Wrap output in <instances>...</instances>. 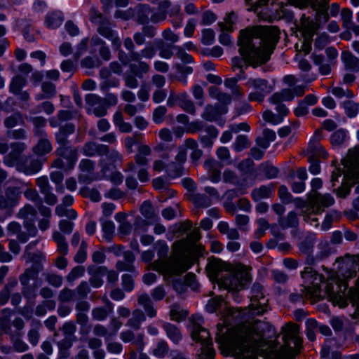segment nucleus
<instances>
[{
  "label": "nucleus",
  "instance_id": "22",
  "mask_svg": "<svg viewBox=\"0 0 359 359\" xmlns=\"http://www.w3.org/2000/svg\"><path fill=\"white\" fill-rule=\"evenodd\" d=\"M37 139L36 144L32 147L33 153L39 156H43L49 154L52 151L53 147L48 136Z\"/></svg>",
  "mask_w": 359,
  "mask_h": 359
},
{
  "label": "nucleus",
  "instance_id": "48",
  "mask_svg": "<svg viewBox=\"0 0 359 359\" xmlns=\"http://www.w3.org/2000/svg\"><path fill=\"white\" fill-rule=\"evenodd\" d=\"M24 123V119L20 113L17 112L7 116L4 120V125L6 128L11 130L18 125H22Z\"/></svg>",
  "mask_w": 359,
  "mask_h": 359
},
{
  "label": "nucleus",
  "instance_id": "7",
  "mask_svg": "<svg viewBox=\"0 0 359 359\" xmlns=\"http://www.w3.org/2000/svg\"><path fill=\"white\" fill-rule=\"evenodd\" d=\"M42 270V266H32L20 275L19 280L22 286V293L25 299L29 300L36 297V290L41 285L39 274Z\"/></svg>",
  "mask_w": 359,
  "mask_h": 359
},
{
  "label": "nucleus",
  "instance_id": "10",
  "mask_svg": "<svg viewBox=\"0 0 359 359\" xmlns=\"http://www.w3.org/2000/svg\"><path fill=\"white\" fill-rule=\"evenodd\" d=\"M155 246L158 248V255L160 259H165L164 268L170 275H180L185 272L189 266L180 258L167 259L168 246L163 241H158Z\"/></svg>",
  "mask_w": 359,
  "mask_h": 359
},
{
  "label": "nucleus",
  "instance_id": "61",
  "mask_svg": "<svg viewBox=\"0 0 359 359\" xmlns=\"http://www.w3.org/2000/svg\"><path fill=\"white\" fill-rule=\"evenodd\" d=\"M168 351L169 347L167 342L161 340L158 342L156 347L153 351V353L156 357L162 358L168 353Z\"/></svg>",
  "mask_w": 359,
  "mask_h": 359
},
{
  "label": "nucleus",
  "instance_id": "43",
  "mask_svg": "<svg viewBox=\"0 0 359 359\" xmlns=\"http://www.w3.org/2000/svg\"><path fill=\"white\" fill-rule=\"evenodd\" d=\"M184 147L192 150L190 158L193 162L198 161L202 156L203 151L198 149V143L194 139H187L184 142Z\"/></svg>",
  "mask_w": 359,
  "mask_h": 359
},
{
  "label": "nucleus",
  "instance_id": "40",
  "mask_svg": "<svg viewBox=\"0 0 359 359\" xmlns=\"http://www.w3.org/2000/svg\"><path fill=\"white\" fill-rule=\"evenodd\" d=\"M294 99V93L292 89H283L280 92L273 93L269 98L273 104H278L283 101H290Z\"/></svg>",
  "mask_w": 359,
  "mask_h": 359
},
{
  "label": "nucleus",
  "instance_id": "54",
  "mask_svg": "<svg viewBox=\"0 0 359 359\" xmlns=\"http://www.w3.org/2000/svg\"><path fill=\"white\" fill-rule=\"evenodd\" d=\"M4 194L8 201H9L14 207L18 202L21 191L20 188L16 187H8L6 188Z\"/></svg>",
  "mask_w": 359,
  "mask_h": 359
},
{
  "label": "nucleus",
  "instance_id": "26",
  "mask_svg": "<svg viewBox=\"0 0 359 359\" xmlns=\"http://www.w3.org/2000/svg\"><path fill=\"white\" fill-rule=\"evenodd\" d=\"M103 300L107 304L106 307H96L92 310V317L95 320H104L113 311V304L107 298H104Z\"/></svg>",
  "mask_w": 359,
  "mask_h": 359
},
{
  "label": "nucleus",
  "instance_id": "8",
  "mask_svg": "<svg viewBox=\"0 0 359 359\" xmlns=\"http://www.w3.org/2000/svg\"><path fill=\"white\" fill-rule=\"evenodd\" d=\"M191 338L194 341L201 344V353L198 359H213L215 355L212 347V343L209 332L198 323H193L191 327Z\"/></svg>",
  "mask_w": 359,
  "mask_h": 359
},
{
  "label": "nucleus",
  "instance_id": "57",
  "mask_svg": "<svg viewBox=\"0 0 359 359\" xmlns=\"http://www.w3.org/2000/svg\"><path fill=\"white\" fill-rule=\"evenodd\" d=\"M26 79L21 76H16L13 78L12 81L10 84V90L13 93L18 94L20 93L21 89L26 85Z\"/></svg>",
  "mask_w": 359,
  "mask_h": 359
},
{
  "label": "nucleus",
  "instance_id": "53",
  "mask_svg": "<svg viewBox=\"0 0 359 359\" xmlns=\"http://www.w3.org/2000/svg\"><path fill=\"white\" fill-rule=\"evenodd\" d=\"M53 238L57 245V250L63 255L67 254L68 245L66 242L65 238L61 233L56 231L53 234Z\"/></svg>",
  "mask_w": 359,
  "mask_h": 359
},
{
  "label": "nucleus",
  "instance_id": "64",
  "mask_svg": "<svg viewBox=\"0 0 359 359\" xmlns=\"http://www.w3.org/2000/svg\"><path fill=\"white\" fill-rule=\"evenodd\" d=\"M46 282L53 287H59L62 284V277L55 273H44Z\"/></svg>",
  "mask_w": 359,
  "mask_h": 359
},
{
  "label": "nucleus",
  "instance_id": "60",
  "mask_svg": "<svg viewBox=\"0 0 359 359\" xmlns=\"http://www.w3.org/2000/svg\"><path fill=\"white\" fill-rule=\"evenodd\" d=\"M183 167L179 163H170L166 169L167 175L170 177H177L182 175Z\"/></svg>",
  "mask_w": 359,
  "mask_h": 359
},
{
  "label": "nucleus",
  "instance_id": "1",
  "mask_svg": "<svg viewBox=\"0 0 359 359\" xmlns=\"http://www.w3.org/2000/svg\"><path fill=\"white\" fill-rule=\"evenodd\" d=\"M284 330L285 334L283 337L284 346L279 350H271L270 352H266L263 349L265 342L264 337L266 332L273 333L272 326L266 322L258 320L244 324L237 335L234 347L235 354L240 359H253L258 355H262L264 359L294 357L298 352L290 346V341H293L297 349L301 346L302 339L298 337L299 327L295 324H288Z\"/></svg>",
  "mask_w": 359,
  "mask_h": 359
},
{
  "label": "nucleus",
  "instance_id": "2",
  "mask_svg": "<svg viewBox=\"0 0 359 359\" xmlns=\"http://www.w3.org/2000/svg\"><path fill=\"white\" fill-rule=\"evenodd\" d=\"M278 27H260L253 32L241 31L238 41L239 53L242 57L231 59L233 72L248 66L257 67L266 63L279 40Z\"/></svg>",
  "mask_w": 359,
  "mask_h": 359
},
{
  "label": "nucleus",
  "instance_id": "30",
  "mask_svg": "<svg viewBox=\"0 0 359 359\" xmlns=\"http://www.w3.org/2000/svg\"><path fill=\"white\" fill-rule=\"evenodd\" d=\"M141 214L148 220L149 223H154L159 220L158 213L156 212L150 201H145L140 207Z\"/></svg>",
  "mask_w": 359,
  "mask_h": 359
},
{
  "label": "nucleus",
  "instance_id": "45",
  "mask_svg": "<svg viewBox=\"0 0 359 359\" xmlns=\"http://www.w3.org/2000/svg\"><path fill=\"white\" fill-rule=\"evenodd\" d=\"M156 46L159 49V56L164 59H170L173 55L172 48L175 46H172L171 44L165 45V43L163 39H156L155 40Z\"/></svg>",
  "mask_w": 359,
  "mask_h": 359
},
{
  "label": "nucleus",
  "instance_id": "6",
  "mask_svg": "<svg viewBox=\"0 0 359 359\" xmlns=\"http://www.w3.org/2000/svg\"><path fill=\"white\" fill-rule=\"evenodd\" d=\"M90 21L97 27V32L101 36L110 41L115 49L121 46L118 33L113 29L114 26L108 18L103 15L97 9L92 7L90 11Z\"/></svg>",
  "mask_w": 359,
  "mask_h": 359
},
{
  "label": "nucleus",
  "instance_id": "56",
  "mask_svg": "<svg viewBox=\"0 0 359 359\" xmlns=\"http://www.w3.org/2000/svg\"><path fill=\"white\" fill-rule=\"evenodd\" d=\"M306 336L308 339L313 341L316 339V331L318 329L319 325L317 321L313 318L308 319L306 321Z\"/></svg>",
  "mask_w": 359,
  "mask_h": 359
},
{
  "label": "nucleus",
  "instance_id": "62",
  "mask_svg": "<svg viewBox=\"0 0 359 359\" xmlns=\"http://www.w3.org/2000/svg\"><path fill=\"white\" fill-rule=\"evenodd\" d=\"M76 297L75 291L68 287L62 289L58 295V300L60 302H69L74 299Z\"/></svg>",
  "mask_w": 359,
  "mask_h": 359
},
{
  "label": "nucleus",
  "instance_id": "51",
  "mask_svg": "<svg viewBox=\"0 0 359 359\" xmlns=\"http://www.w3.org/2000/svg\"><path fill=\"white\" fill-rule=\"evenodd\" d=\"M79 194L84 198H88L93 202H98L101 199L100 192L95 188L83 187L80 189Z\"/></svg>",
  "mask_w": 359,
  "mask_h": 359
},
{
  "label": "nucleus",
  "instance_id": "19",
  "mask_svg": "<svg viewBox=\"0 0 359 359\" xmlns=\"http://www.w3.org/2000/svg\"><path fill=\"white\" fill-rule=\"evenodd\" d=\"M269 15V20H285L286 21H292L293 19V13L289 9H287V6H285L282 4H278L275 6Z\"/></svg>",
  "mask_w": 359,
  "mask_h": 359
},
{
  "label": "nucleus",
  "instance_id": "28",
  "mask_svg": "<svg viewBox=\"0 0 359 359\" xmlns=\"http://www.w3.org/2000/svg\"><path fill=\"white\" fill-rule=\"evenodd\" d=\"M316 243V236L313 233H307L299 243L298 248L299 251L306 255H310L313 252L314 244Z\"/></svg>",
  "mask_w": 359,
  "mask_h": 359
},
{
  "label": "nucleus",
  "instance_id": "38",
  "mask_svg": "<svg viewBox=\"0 0 359 359\" xmlns=\"http://www.w3.org/2000/svg\"><path fill=\"white\" fill-rule=\"evenodd\" d=\"M146 320V316L140 309H135L133 311V316L127 321L126 325L138 330L141 327V323Z\"/></svg>",
  "mask_w": 359,
  "mask_h": 359
},
{
  "label": "nucleus",
  "instance_id": "47",
  "mask_svg": "<svg viewBox=\"0 0 359 359\" xmlns=\"http://www.w3.org/2000/svg\"><path fill=\"white\" fill-rule=\"evenodd\" d=\"M72 339L71 338H65L57 342L59 348V357L62 359H66L69 356V348L72 346Z\"/></svg>",
  "mask_w": 359,
  "mask_h": 359
},
{
  "label": "nucleus",
  "instance_id": "32",
  "mask_svg": "<svg viewBox=\"0 0 359 359\" xmlns=\"http://www.w3.org/2000/svg\"><path fill=\"white\" fill-rule=\"evenodd\" d=\"M306 155L313 158H326L327 153L323 146L316 140H310L306 150Z\"/></svg>",
  "mask_w": 359,
  "mask_h": 359
},
{
  "label": "nucleus",
  "instance_id": "46",
  "mask_svg": "<svg viewBox=\"0 0 359 359\" xmlns=\"http://www.w3.org/2000/svg\"><path fill=\"white\" fill-rule=\"evenodd\" d=\"M43 162V161L41 159H32L28 164L25 165L20 170L24 172L26 175H33L41 170Z\"/></svg>",
  "mask_w": 359,
  "mask_h": 359
},
{
  "label": "nucleus",
  "instance_id": "50",
  "mask_svg": "<svg viewBox=\"0 0 359 359\" xmlns=\"http://www.w3.org/2000/svg\"><path fill=\"white\" fill-rule=\"evenodd\" d=\"M36 214L35 208L32 205L27 204L20 210L18 216L19 218L23 219L24 221L35 220Z\"/></svg>",
  "mask_w": 359,
  "mask_h": 359
},
{
  "label": "nucleus",
  "instance_id": "14",
  "mask_svg": "<svg viewBox=\"0 0 359 359\" xmlns=\"http://www.w3.org/2000/svg\"><path fill=\"white\" fill-rule=\"evenodd\" d=\"M11 151L5 156L4 163L10 167L18 164L20 160L21 154L25 151L27 146L25 142H14L10 144Z\"/></svg>",
  "mask_w": 359,
  "mask_h": 359
},
{
  "label": "nucleus",
  "instance_id": "5",
  "mask_svg": "<svg viewBox=\"0 0 359 359\" xmlns=\"http://www.w3.org/2000/svg\"><path fill=\"white\" fill-rule=\"evenodd\" d=\"M311 4V8L316 11V22L313 21L304 22L302 23L303 34L308 41V50L306 53L309 52L310 44L314 33L319 28L320 24L325 23L329 20V15L327 13V6L329 0H308Z\"/></svg>",
  "mask_w": 359,
  "mask_h": 359
},
{
  "label": "nucleus",
  "instance_id": "4",
  "mask_svg": "<svg viewBox=\"0 0 359 359\" xmlns=\"http://www.w3.org/2000/svg\"><path fill=\"white\" fill-rule=\"evenodd\" d=\"M250 280L251 276L248 269L241 265L223 273L218 285L229 292H238L243 290Z\"/></svg>",
  "mask_w": 359,
  "mask_h": 359
},
{
  "label": "nucleus",
  "instance_id": "11",
  "mask_svg": "<svg viewBox=\"0 0 359 359\" xmlns=\"http://www.w3.org/2000/svg\"><path fill=\"white\" fill-rule=\"evenodd\" d=\"M264 287L259 283H255L252 287L251 304L250 312L251 315H262L266 311L267 299L264 295Z\"/></svg>",
  "mask_w": 359,
  "mask_h": 359
},
{
  "label": "nucleus",
  "instance_id": "42",
  "mask_svg": "<svg viewBox=\"0 0 359 359\" xmlns=\"http://www.w3.org/2000/svg\"><path fill=\"white\" fill-rule=\"evenodd\" d=\"M222 34L219 36V42L224 46H229L231 44L230 36L227 32H231L232 29V22L227 20L226 22H219L218 24Z\"/></svg>",
  "mask_w": 359,
  "mask_h": 359
},
{
  "label": "nucleus",
  "instance_id": "52",
  "mask_svg": "<svg viewBox=\"0 0 359 359\" xmlns=\"http://www.w3.org/2000/svg\"><path fill=\"white\" fill-rule=\"evenodd\" d=\"M192 202L199 208H208L211 203V199L205 194H194L191 196Z\"/></svg>",
  "mask_w": 359,
  "mask_h": 359
},
{
  "label": "nucleus",
  "instance_id": "58",
  "mask_svg": "<svg viewBox=\"0 0 359 359\" xmlns=\"http://www.w3.org/2000/svg\"><path fill=\"white\" fill-rule=\"evenodd\" d=\"M188 313L186 311L182 310L177 304H172L170 312V316L172 320L180 322L186 318Z\"/></svg>",
  "mask_w": 359,
  "mask_h": 359
},
{
  "label": "nucleus",
  "instance_id": "21",
  "mask_svg": "<svg viewBox=\"0 0 359 359\" xmlns=\"http://www.w3.org/2000/svg\"><path fill=\"white\" fill-rule=\"evenodd\" d=\"M151 14V8L147 4H139L136 7L135 18L137 23L144 26L149 25Z\"/></svg>",
  "mask_w": 359,
  "mask_h": 359
},
{
  "label": "nucleus",
  "instance_id": "33",
  "mask_svg": "<svg viewBox=\"0 0 359 359\" xmlns=\"http://www.w3.org/2000/svg\"><path fill=\"white\" fill-rule=\"evenodd\" d=\"M133 61L136 62L137 63H131L129 65V68L130 72L135 74L137 78L142 79L144 74H147L149 72L150 66L147 62L142 59Z\"/></svg>",
  "mask_w": 359,
  "mask_h": 359
},
{
  "label": "nucleus",
  "instance_id": "23",
  "mask_svg": "<svg viewBox=\"0 0 359 359\" xmlns=\"http://www.w3.org/2000/svg\"><path fill=\"white\" fill-rule=\"evenodd\" d=\"M207 269L209 273H211L212 276L217 278L219 281L220 280L222 274L226 271H229L230 269L227 266L226 264L222 260L213 259L208 264Z\"/></svg>",
  "mask_w": 359,
  "mask_h": 359
},
{
  "label": "nucleus",
  "instance_id": "41",
  "mask_svg": "<svg viewBox=\"0 0 359 359\" xmlns=\"http://www.w3.org/2000/svg\"><path fill=\"white\" fill-rule=\"evenodd\" d=\"M22 257L27 264L32 262V266H42V262L46 260L43 253L39 251L36 252H24Z\"/></svg>",
  "mask_w": 359,
  "mask_h": 359
},
{
  "label": "nucleus",
  "instance_id": "44",
  "mask_svg": "<svg viewBox=\"0 0 359 359\" xmlns=\"http://www.w3.org/2000/svg\"><path fill=\"white\" fill-rule=\"evenodd\" d=\"M220 115L218 106L208 104L204 108L201 117L208 121H216Z\"/></svg>",
  "mask_w": 359,
  "mask_h": 359
},
{
  "label": "nucleus",
  "instance_id": "20",
  "mask_svg": "<svg viewBox=\"0 0 359 359\" xmlns=\"http://www.w3.org/2000/svg\"><path fill=\"white\" fill-rule=\"evenodd\" d=\"M28 120L33 125L32 133L34 137L36 138L47 137L48 134L45 130L47 123L46 118L41 116H32Z\"/></svg>",
  "mask_w": 359,
  "mask_h": 359
},
{
  "label": "nucleus",
  "instance_id": "36",
  "mask_svg": "<svg viewBox=\"0 0 359 359\" xmlns=\"http://www.w3.org/2000/svg\"><path fill=\"white\" fill-rule=\"evenodd\" d=\"M146 46L144 48H142L140 52H137L138 56L135 57L134 60H139L142 58L144 59H152L156 54V48L155 46V41H149L146 42Z\"/></svg>",
  "mask_w": 359,
  "mask_h": 359
},
{
  "label": "nucleus",
  "instance_id": "34",
  "mask_svg": "<svg viewBox=\"0 0 359 359\" xmlns=\"http://www.w3.org/2000/svg\"><path fill=\"white\" fill-rule=\"evenodd\" d=\"M278 222L283 229L296 227L299 224L297 215L294 212H290L286 216L279 217Z\"/></svg>",
  "mask_w": 359,
  "mask_h": 359
},
{
  "label": "nucleus",
  "instance_id": "15",
  "mask_svg": "<svg viewBox=\"0 0 359 359\" xmlns=\"http://www.w3.org/2000/svg\"><path fill=\"white\" fill-rule=\"evenodd\" d=\"M95 168V163L90 159H82L79 165V169L82 172L79 175L78 180L80 183L89 184L95 177L93 176Z\"/></svg>",
  "mask_w": 359,
  "mask_h": 359
},
{
  "label": "nucleus",
  "instance_id": "39",
  "mask_svg": "<svg viewBox=\"0 0 359 359\" xmlns=\"http://www.w3.org/2000/svg\"><path fill=\"white\" fill-rule=\"evenodd\" d=\"M64 17L61 12L55 11L46 15L45 22L49 29L57 28L63 22Z\"/></svg>",
  "mask_w": 359,
  "mask_h": 359
},
{
  "label": "nucleus",
  "instance_id": "27",
  "mask_svg": "<svg viewBox=\"0 0 359 359\" xmlns=\"http://www.w3.org/2000/svg\"><path fill=\"white\" fill-rule=\"evenodd\" d=\"M341 59L345 68L352 72H359V58L350 51H344L341 54Z\"/></svg>",
  "mask_w": 359,
  "mask_h": 359
},
{
  "label": "nucleus",
  "instance_id": "3",
  "mask_svg": "<svg viewBox=\"0 0 359 359\" xmlns=\"http://www.w3.org/2000/svg\"><path fill=\"white\" fill-rule=\"evenodd\" d=\"M341 163L344 168V181L333 191L337 196L345 198L350 194L351 187L359 182V144L348 150Z\"/></svg>",
  "mask_w": 359,
  "mask_h": 359
},
{
  "label": "nucleus",
  "instance_id": "24",
  "mask_svg": "<svg viewBox=\"0 0 359 359\" xmlns=\"http://www.w3.org/2000/svg\"><path fill=\"white\" fill-rule=\"evenodd\" d=\"M245 85L249 87H252L257 91H260L269 94L272 90V86L269 83L266 79L261 78H250Z\"/></svg>",
  "mask_w": 359,
  "mask_h": 359
},
{
  "label": "nucleus",
  "instance_id": "55",
  "mask_svg": "<svg viewBox=\"0 0 359 359\" xmlns=\"http://www.w3.org/2000/svg\"><path fill=\"white\" fill-rule=\"evenodd\" d=\"M250 142L245 135H239L236 137L233 148L236 152H240L244 149L249 147Z\"/></svg>",
  "mask_w": 359,
  "mask_h": 359
},
{
  "label": "nucleus",
  "instance_id": "35",
  "mask_svg": "<svg viewBox=\"0 0 359 359\" xmlns=\"http://www.w3.org/2000/svg\"><path fill=\"white\" fill-rule=\"evenodd\" d=\"M208 93L211 97L217 99L224 105H228L231 102V95L227 93L221 92L219 89L215 86H210L208 88Z\"/></svg>",
  "mask_w": 359,
  "mask_h": 359
},
{
  "label": "nucleus",
  "instance_id": "16",
  "mask_svg": "<svg viewBox=\"0 0 359 359\" xmlns=\"http://www.w3.org/2000/svg\"><path fill=\"white\" fill-rule=\"evenodd\" d=\"M36 184L39 187L40 192L44 196V201L49 205L57 203V198L52 192V187L47 176H41L36 180Z\"/></svg>",
  "mask_w": 359,
  "mask_h": 359
},
{
  "label": "nucleus",
  "instance_id": "37",
  "mask_svg": "<svg viewBox=\"0 0 359 359\" xmlns=\"http://www.w3.org/2000/svg\"><path fill=\"white\" fill-rule=\"evenodd\" d=\"M137 302L140 306H142L147 316L153 318L156 315V311L152 306V301L150 297L146 294H142L138 297Z\"/></svg>",
  "mask_w": 359,
  "mask_h": 359
},
{
  "label": "nucleus",
  "instance_id": "9",
  "mask_svg": "<svg viewBox=\"0 0 359 359\" xmlns=\"http://www.w3.org/2000/svg\"><path fill=\"white\" fill-rule=\"evenodd\" d=\"M156 35V28L153 25H147L142 27L141 32H137L133 34V39L130 37H126L123 40L125 48L130 53V57L134 60L135 57L138 56L137 51L135 50V44L142 46L145 43L146 37L152 39Z\"/></svg>",
  "mask_w": 359,
  "mask_h": 359
},
{
  "label": "nucleus",
  "instance_id": "12",
  "mask_svg": "<svg viewBox=\"0 0 359 359\" xmlns=\"http://www.w3.org/2000/svg\"><path fill=\"white\" fill-rule=\"evenodd\" d=\"M302 277L307 285L304 286L301 290H306V293L311 297L317 296L320 292V283L323 277L311 267H306L302 272Z\"/></svg>",
  "mask_w": 359,
  "mask_h": 359
},
{
  "label": "nucleus",
  "instance_id": "29",
  "mask_svg": "<svg viewBox=\"0 0 359 359\" xmlns=\"http://www.w3.org/2000/svg\"><path fill=\"white\" fill-rule=\"evenodd\" d=\"M30 330L27 333L29 342L34 346H36L40 339L39 330L42 324L39 320L32 319L30 322Z\"/></svg>",
  "mask_w": 359,
  "mask_h": 359
},
{
  "label": "nucleus",
  "instance_id": "59",
  "mask_svg": "<svg viewBox=\"0 0 359 359\" xmlns=\"http://www.w3.org/2000/svg\"><path fill=\"white\" fill-rule=\"evenodd\" d=\"M21 336V333H19L18 336H13L11 338L13 350L17 352H25L29 349V346L20 339Z\"/></svg>",
  "mask_w": 359,
  "mask_h": 359
},
{
  "label": "nucleus",
  "instance_id": "17",
  "mask_svg": "<svg viewBox=\"0 0 359 359\" xmlns=\"http://www.w3.org/2000/svg\"><path fill=\"white\" fill-rule=\"evenodd\" d=\"M83 154L89 157L95 155L104 156L109 153V147L103 144H97L95 142H86L82 148Z\"/></svg>",
  "mask_w": 359,
  "mask_h": 359
},
{
  "label": "nucleus",
  "instance_id": "25",
  "mask_svg": "<svg viewBox=\"0 0 359 359\" xmlns=\"http://www.w3.org/2000/svg\"><path fill=\"white\" fill-rule=\"evenodd\" d=\"M163 329L168 338L175 344H178L182 339L181 330L175 325L170 323H164Z\"/></svg>",
  "mask_w": 359,
  "mask_h": 359
},
{
  "label": "nucleus",
  "instance_id": "18",
  "mask_svg": "<svg viewBox=\"0 0 359 359\" xmlns=\"http://www.w3.org/2000/svg\"><path fill=\"white\" fill-rule=\"evenodd\" d=\"M75 132V126L72 123L60 126L58 132L55 134L56 142L60 146L69 144L68 136Z\"/></svg>",
  "mask_w": 359,
  "mask_h": 359
},
{
  "label": "nucleus",
  "instance_id": "31",
  "mask_svg": "<svg viewBox=\"0 0 359 359\" xmlns=\"http://www.w3.org/2000/svg\"><path fill=\"white\" fill-rule=\"evenodd\" d=\"M55 154L58 156L65 158L71 165H74L78 158V152L76 149L69 147L60 146L55 151Z\"/></svg>",
  "mask_w": 359,
  "mask_h": 359
},
{
  "label": "nucleus",
  "instance_id": "13",
  "mask_svg": "<svg viewBox=\"0 0 359 359\" xmlns=\"http://www.w3.org/2000/svg\"><path fill=\"white\" fill-rule=\"evenodd\" d=\"M334 203V198L329 194L324 195L316 191L309 198V205L312 212L318 214L323 211V208H327Z\"/></svg>",
  "mask_w": 359,
  "mask_h": 359
},
{
  "label": "nucleus",
  "instance_id": "49",
  "mask_svg": "<svg viewBox=\"0 0 359 359\" xmlns=\"http://www.w3.org/2000/svg\"><path fill=\"white\" fill-rule=\"evenodd\" d=\"M272 189L269 186H261L259 188L255 189L251 193L253 200L258 201L262 198H269L271 195Z\"/></svg>",
  "mask_w": 359,
  "mask_h": 359
},
{
  "label": "nucleus",
  "instance_id": "63",
  "mask_svg": "<svg viewBox=\"0 0 359 359\" xmlns=\"http://www.w3.org/2000/svg\"><path fill=\"white\" fill-rule=\"evenodd\" d=\"M346 137L345 130L341 129L337 130L331 135L330 141L332 145L339 146L345 141Z\"/></svg>",
  "mask_w": 359,
  "mask_h": 359
}]
</instances>
